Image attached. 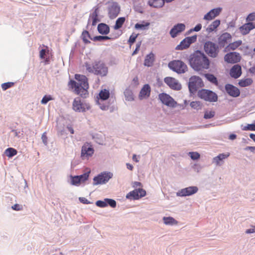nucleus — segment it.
Here are the masks:
<instances>
[{
    "label": "nucleus",
    "instance_id": "1",
    "mask_svg": "<svg viewBox=\"0 0 255 255\" xmlns=\"http://www.w3.org/2000/svg\"><path fill=\"white\" fill-rule=\"evenodd\" d=\"M189 64L194 71L199 72L208 69L210 61L203 52L197 50L190 55Z\"/></svg>",
    "mask_w": 255,
    "mask_h": 255
},
{
    "label": "nucleus",
    "instance_id": "2",
    "mask_svg": "<svg viewBox=\"0 0 255 255\" xmlns=\"http://www.w3.org/2000/svg\"><path fill=\"white\" fill-rule=\"evenodd\" d=\"M75 78L78 82L74 80H70L68 83L69 88L74 89L75 93L80 95L82 98H87L89 96L88 78L85 75L78 74L75 75Z\"/></svg>",
    "mask_w": 255,
    "mask_h": 255
},
{
    "label": "nucleus",
    "instance_id": "3",
    "mask_svg": "<svg viewBox=\"0 0 255 255\" xmlns=\"http://www.w3.org/2000/svg\"><path fill=\"white\" fill-rule=\"evenodd\" d=\"M85 66L89 72L101 76H106L108 72V67L106 66L105 64L100 61H95L93 63L92 66L86 62Z\"/></svg>",
    "mask_w": 255,
    "mask_h": 255
},
{
    "label": "nucleus",
    "instance_id": "4",
    "mask_svg": "<svg viewBox=\"0 0 255 255\" xmlns=\"http://www.w3.org/2000/svg\"><path fill=\"white\" fill-rule=\"evenodd\" d=\"M204 50L209 57L216 58L218 56L220 48L216 43L207 41L204 44Z\"/></svg>",
    "mask_w": 255,
    "mask_h": 255
},
{
    "label": "nucleus",
    "instance_id": "5",
    "mask_svg": "<svg viewBox=\"0 0 255 255\" xmlns=\"http://www.w3.org/2000/svg\"><path fill=\"white\" fill-rule=\"evenodd\" d=\"M168 66L170 69L177 74H183L188 71L187 65L182 61L177 60L169 62Z\"/></svg>",
    "mask_w": 255,
    "mask_h": 255
},
{
    "label": "nucleus",
    "instance_id": "6",
    "mask_svg": "<svg viewBox=\"0 0 255 255\" xmlns=\"http://www.w3.org/2000/svg\"><path fill=\"white\" fill-rule=\"evenodd\" d=\"M204 86L202 79L197 76H193L189 78L188 88L190 93H195L199 88Z\"/></svg>",
    "mask_w": 255,
    "mask_h": 255
},
{
    "label": "nucleus",
    "instance_id": "7",
    "mask_svg": "<svg viewBox=\"0 0 255 255\" xmlns=\"http://www.w3.org/2000/svg\"><path fill=\"white\" fill-rule=\"evenodd\" d=\"M198 96L201 99L209 102H215L218 100V95L214 92L207 89H201L198 92Z\"/></svg>",
    "mask_w": 255,
    "mask_h": 255
},
{
    "label": "nucleus",
    "instance_id": "8",
    "mask_svg": "<svg viewBox=\"0 0 255 255\" xmlns=\"http://www.w3.org/2000/svg\"><path fill=\"white\" fill-rule=\"evenodd\" d=\"M113 174L111 172H103L93 178V185H102L107 183L113 177Z\"/></svg>",
    "mask_w": 255,
    "mask_h": 255
},
{
    "label": "nucleus",
    "instance_id": "9",
    "mask_svg": "<svg viewBox=\"0 0 255 255\" xmlns=\"http://www.w3.org/2000/svg\"><path fill=\"white\" fill-rule=\"evenodd\" d=\"M108 16L111 19L116 18L121 11L120 4L116 1H109L107 7Z\"/></svg>",
    "mask_w": 255,
    "mask_h": 255
},
{
    "label": "nucleus",
    "instance_id": "10",
    "mask_svg": "<svg viewBox=\"0 0 255 255\" xmlns=\"http://www.w3.org/2000/svg\"><path fill=\"white\" fill-rule=\"evenodd\" d=\"M158 98L162 104L168 107L175 108L177 105V102L166 93H162L159 94Z\"/></svg>",
    "mask_w": 255,
    "mask_h": 255
},
{
    "label": "nucleus",
    "instance_id": "11",
    "mask_svg": "<svg viewBox=\"0 0 255 255\" xmlns=\"http://www.w3.org/2000/svg\"><path fill=\"white\" fill-rule=\"evenodd\" d=\"M198 191V188L197 186H189L179 190L176 192V196L178 197L189 196L196 193Z\"/></svg>",
    "mask_w": 255,
    "mask_h": 255
},
{
    "label": "nucleus",
    "instance_id": "12",
    "mask_svg": "<svg viewBox=\"0 0 255 255\" xmlns=\"http://www.w3.org/2000/svg\"><path fill=\"white\" fill-rule=\"evenodd\" d=\"M73 109L76 112H85L86 110H89L90 107L87 104L81 102L80 98L74 99L73 102Z\"/></svg>",
    "mask_w": 255,
    "mask_h": 255
},
{
    "label": "nucleus",
    "instance_id": "13",
    "mask_svg": "<svg viewBox=\"0 0 255 255\" xmlns=\"http://www.w3.org/2000/svg\"><path fill=\"white\" fill-rule=\"evenodd\" d=\"M164 81L171 89L173 90L178 91L181 89V85L174 78L167 77L164 78Z\"/></svg>",
    "mask_w": 255,
    "mask_h": 255
},
{
    "label": "nucleus",
    "instance_id": "14",
    "mask_svg": "<svg viewBox=\"0 0 255 255\" xmlns=\"http://www.w3.org/2000/svg\"><path fill=\"white\" fill-rule=\"evenodd\" d=\"M226 93L230 96L237 98L240 95L241 92L238 88L231 84H227L225 86Z\"/></svg>",
    "mask_w": 255,
    "mask_h": 255
},
{
    "label": "nucleus",
    "instance_id": "15",
    "mask_svg": "<svg viewBox=\"0 0 255 255\" xmlns=\"http://www.w3.org/2000/svg\"><path fill=\"white\" fill-rule=\"evenodd\" d=\"M95 204L97 206L100 208H105L110 206L111 207L114 208L116 207L117 202L113 199L105 198L104 200L97 201Z\"/></svg>",
    "mask_w": 255,
    "mask_h": 255
},
{
    "label": "nucleus",
    "instance_id": "16",
    "mask_svg": "<svg viewBox=\"0 0 255 255\" xmlns=\"http://www.w3.org/2000/svg\"><path fill=\"white\" fill-rule=\"evenodd\" d=\"M241 57L239 53L232 52L227 53L224 57L226 62L229 63H236L240 61Z\"/></svg>",
    "mask_w": 255,
    "mask_h": 255
},
{
    "label": "nucleus",
    "instance_id": "17",
    "mask_svg": "<svg viewBox=\"0 0 255 255\" xmlns=\"http://www.w3.org/2000/svg\"><path fill=\"white\" fill-rule=\"evenodd\" d=\"M232 38L231 35L228 32L221 34L218 38V45L220 49L225 47L228 44V41Z\"/></svg>",
    "mask_w": 255,
    "mask_h": 255
},
{
    "label": "nucleus",
    "instance_id": "18",
    "mask_svg": "<svg viewBox=\"0 0 255 255\" xmlns=\"http://www.w3.org/2000/svg\"><path fill=\"white\" fill-rule=\"evenodd\" d=\"M185 29V25L184 23H177L171 29L169 33L171 37L175 38L179 33L183 31Z\"/></svg>",
    "mask_w": 255,
    "mask_h": 255
},
{
    "label": "nucleus",
    "instance_id": "19",
    "mask_svg": "<svg viewBox=\"0 0 255 255\" xmlns=\"http://www.w3.org/2000/svg\"><path fill=\"white\" fill-rule=\"evenodd\" d=\"M222 10V8L221 7L213 8L204 16L203 19L206 20H211L219 15Z\"/></svg>",
    "mask_w": 255,
    "mask_h": 255
},
{
    "label": "nucleus",
    "instance_id": "20",
    "mask_svg": "<svg viewBox=\"0 0 255 255\" xmlns=\"http://www.w3.org/2000/svg\"><path fill=\"white\" fill-rule=\"evenodd\" d=\"M230 156L229 152L220 153L218 156L214 157L212 160V163L217 166H222L224 164V160Z\"/></svg>",
    "mask_w": 255,
    "mask_h": 255
},
{
    "label": "nucleus",
    "instance_id": "21",
    "mask_svg": "<svg viewBox=\"0 0 255 255\" xmlns=\"http://www.w3.org/2000/svg\"><path fill=\"white\" fill-rule=\"evenodd\" d=\"M242 74V68L239 64L234 65L231 69L230 75L231 77L237 79L241 76Z\"/></svg>",
    "mask_w": 255,
    "mask_h": 255
},
{
    "label": "nucleus",
    "instance_id": "22",
    "mask_svg": "<svg viewBox=\"0 0 255 255\" xmlns=\"http://www.w3.org/2000/svg\"><path fill=\"white\" fill-rule=\"evenodd\" d=\"M254 28H255V24L253 22H247L239 28L243 35L248 34L251 30Z\"/></svg>",
    "mask_w": 255,
    "mask_h": 255
},
{
    "label": "nucleus",
    "instance_id": "23",
    "mask_svg": "<svg viewBox=\"0 0 255 255\" xmlns=\"http://www.w3.org/2000/svg\"><path fill=\"white\" fill-rule=\"evenodd\" d=\"M151 88L148 84H145L141 88L139 94V98L140 100L143 98H147L150 96Z\"/></svg>",
    "mask_w": 255,
    "mask_h": 255
},
{
    "label": "nucleus",
    "instance_id": "24",
    "mask_svg": "<svg viewBox=\"0 0 255 255\" xmlns=\"http://www.w3.org/2000/svg\"><path fill=\"white\" fill-rule=\"evenodd\" d=\"M155 59V56L153 53L151 52L146 55L144 60V65L147 67H151Z\"/></svg>",
    "mask_w": 255,
    "mask_h": 255
},
{
    "label": "nucleus",
    "instance_id": "25",
    "mask_svg": "<svg viewBox=\"0 0 255 255\" xmlns=\"http://www.w3.org/2000/svg\"><path fill=\"white\" fill-rule=\"evenodd\" d=\"M94 151V150L91 146H83L81 150V157L84 158L91 156L93 154Z\"/></svg>",
    "mask_w": 255,
    "mask_h": 255
},
{
    "label": "nucleus",
    "instance_id": "26",
    "mask_svg": "<svg viewBox=\"0 0 255 255\" xmlns=\"http://www.w3.org/2000/svg\"><path fill=\"white\" fill-rule=\"evenodd\" d=\"M97 30L99 33L102 35H107L110 32V27L104 23H99L97 27Z\"/></svg>",
    "mask_w": 255,
    "mask_h": 255
},
{
    "label": "nucleus",
    "instance_id": "27",
    "mask_svg": "<svg viewBox=\"0 0 255 255\" xmlns=\"http://www.w3.org/2000/svg\"><path fill=\"white\" fill-rule=\"evenodd\" d=\"M147 4L154 8H161L164 5V0H148Z\"/></svg>",
    "mask_w": 255,
    "mask_h": 255
},
{
    "label": "nucleus",
    "instance_id": "28",
    "mask_svg": "<svg viewBox=\"0 0 255 255\" xmlns=\"http://www.w3.org/2000/svg\"><path fill=\"white\" fill-rule=\"evenodd\" d=\"M221 21L219 19L214 20L208 27L206 28V31L208 33H210L215 31L220 25Z\"/></svg>",
    "mask_w": 255,
    "mask_h": 255
},
{
    "label": "nucleus",
    "instance_id": "29",
    "mask_svg": "<svg viewBox=\"0 0 255 255\" xmlns=\"http://www.w3.org/2000/svg\"><path fill=\"white\" fill-rule=\"evenodd\" d=\"M242 43L241 40H238L228 44L225 48V51H228L230 50H234L239 47Z\"/></svg>",
    "mask_w": 255,
    "mask_h": 255
},
{
    "label": "nucleus",
    "instance_id": "30",
    "mask_svg": "<svg viewBox=\"0 0 255 255\" xmlns=\"http://www.w3.org/2000/svg\"><path fill=\"white\" fill-rule=\"evenodd\" d=\"M150 23L146 22L144 20L141 21V23H137L135 24L134 28L136 29H140L142 30H147L149 28Z\"/></svg>",
    "mask_w": 255,
    "mask_h": 255
},
{
    "label": "nucleus",
    "instance_id": "31",
    "mask_svg": "<svg viewBox=\"0 0 255 255\" xmlns=\"http://www.w3.org/2000/svg\"><path fill=\"white\" fill-rule=\"evenodd\" d=\"M110 92L108 90L104 89L102 90L99 94L98 96H97V98L102 100L105 101L107 100L110 97Z\"/></svg>",
    "mask_w": 255,
    "mask_h": 255
},
{
    "label": "nucleus",
    "instance_id": "32",
    "mask_svg": "<svg viewBox=\"0 0 255 255\" xmlns=\"http://www.w3.org/2000/svg\"><path fill=\"white\" fill-rule=\"evenodd\" d=\"M205 77L207 79V80L209 81L212 84H214L216 86L218 85V81L217 77L211 73H207L204 74Z\"/></svg>",
    "mask_w": 255,
    "mask_h": 255
},
{
    "label": "nucleus",
    "instance_id": "33",
    "mask_svg": "<svg viewBox=\"0 0 255 255\" xmlns=\"http://www.w3.org/2000/svg\"><path fill=\"white\" fill-rule=\"evenodd\" d=\"M126 198L128 199L138 200L139 199V194L137 189H134L129 193L126 195Z\"/></svg>",
    "mask_w": 255,
    "mask_h": 255
},
{
    "label": "nucleus",
    "instance_id": "34",
    "mask_svg": "<svg viewBox=\"0 0 255 255\" xmlns=\"http://www.w3.org/2000/svg\"><path fill=\"white\" fill-rule=\"evenodd\" d=\"M87 38H89L92 40L93 37L91 36L89 31L86 30H85L82 33L81 38L83 40L84 43L86 44H89L91 43L90 41H89L87 39Z\"/></svg>",
    "mask_w": 255,
    "mask_h": 255
},
{
    "label": "nucleus",
    "instance_id": "35",
    "mask_svg": "<svg viewBox=\"0 0 255 255\" xmlns=\"http://www.w3.org/2000/svg\"><path fill=\"white\" fill-rule=\"evenodd\" d=\"M125 99L128 101H132L134 100V96L131 90L129 88H127L124 91Z\"/></svg>",
    "mask_w": 255,
    "mask_h": 255
},
{
    "label": "nucleus",
    "instance_id": "36",
    "mask_svg": "<svg viewBox=\"0 0 255 255\" xmlns=\"http://www.w3.org/2000/svg\"><path fill=\"white\" fill-rule=\"evenodd\" d=\"M163 221L165 225H173L177 224V221L172 217H164Z\"/></svg>",
    "mask_w": 255,
    "mask_h": 255
},
{
    "label": "nucleus",
    "instance_id": "37",
    "mask_svg": "<svg viewBox=\"0 0 255 255\" xmlns=\"http://www.w3.org/2000/svg\"><path fill=\"white\" fill-rule=\"evenodd\" d=\"M126 18L125 17H120L118 18L116 21V23L114 26V28L116 30L119 29L121 28L123 25L124 24V22H125Z\"/></svg>",
    "mask_w": 255,
    "mask_h": 255
},
{
    "label": "nucleus",
    "instance_id": "38",
    "mask_svg": "<svg viewBox=\"0 0 255 255\" xmlns=\"http://www.w3.org/2000/svg\"><path fill=\"white\" fill-rule=\"evenodd\" d=\"M189 46V45L187 43L185 38L180 42V44L176 47L175 49L177 50H182L188 48Z\"/></svg>",
    "mask_w": 255,
    "mask_h": 255
},
{
    "label": "nucleus",
    "instance_id": "39",
    "mask_svg": "<svg viewBox=\"0 0 255 255\" xmlns=\"http://www.w3.org/2000/svg\"><path fill=\"white\" fill-rule=\"evenodd\" d=\"M253 82L251 78H247L241 80L239 82V85L242 87H245L251 85Z\"/></svg>",
    "mask_w": 255,
    "mask_h": 255
},
{
    "label": "nucleus",
    "instance_id": "40",
    "mask_svg": "<svg viewBox=\"0 0 255 255\" xmlns=\"http://www.w3.org/2000/svg\"><path fill=\"white\" fill-rule=\"evenodd\" d=\"M99 11V8L96 7L95 8L94 11L92 13H90L88 20L87 25L86 26V28L87 29H88L89 28V26L91 22V18L98 17Z\"/></svg>",
    "mask_w": 255,
    "mask_h": 255
},
{
    "label": "nucleus",
    "instance_id": "41",
    "mask_svg": "<svg viewBox=\"0 0 255 255\" xmlns=\"http://www.w3.org/2000/svg\"><path fill=\"white\" fill-rule=\"evenodd\" d=\"M17 153V150L12 147L7 148L5 150V153L8 157H12L15 155Z\"/></svg>",
    "mask_w": 255,
    "mask_h": 255
},
{
    "label": "nucleus",
    "instance_id": "42",
    "mask_svg": "<svg viewBox=\"0 0 255 255\" xmlns=\"http://www.w3.org/2000/svg\"><path fill=\"white\" fill-rule=\"evenodd\" d=\"M112 38L106 35H98L93 37L92 40L94 41H103L107 40L112 39Z\"/></svg>",
    "mask_w": 255,
    "mask_h": 255
},
{
    "label": "nucleus",
    "instance_id": "43",
    "mask_svg": "<svg viewBox=\"0 0 255 255\" xmlns=\"http://www.w3.org/2000/svg\"><path fill=\"white\" fill-rule=\"evenodd\" d=\"M90 173V171H88V172H86L81 175H77V176L79 178V180L81 182V183H83V182H85L86 181H87L88 179V178L89 177Z\"/></svg>",
    "mask_w": 255,
    "mask_h": 255
},
{
    "label": "nucleus",
    "instance_id": "44",
    "mask_svg": "<svg viewBox=\"0 0 255 255\" xmlns=\"http://www.w3.org/2000/svg\"><path fill=\"white\" fill-rule=\"evenodd\" d=\"M215 111L206 110L204 112V118L205 119H210L215 116Z\"/></svg>",
    "mask_w": 255,
    "mask_h": 255
},
{
    "label": "nucleus",
    "instance_id": "45",
    "mask_svg": "<svg viewBox=\"0 0 255 255\" xmlns=\"http://www.w3.org/2000/svg\"><path fill=\"white\" fill-rule=\"evenodd\" d=\"M190 105L191 108L197 110L202 108V104L199 101H193L190 103Z\"/></svg>",
    "mask_w": 255,
    "mask_h": 255
},
{
    "label": "nucleus",
    "instance_id": "46",
    "mask_svg": "<svg viewBox=\"0 0 255 255\" xmlns=\"http://www.w3.org/2000/svg\"><path fill=\"white\" fill-rule=\"evenodd\" d=\"M138 35V34L132 33V34L129 36L128 43L130 47H131V46L135 42Z\"/></svg>",
    "mask_w": 255,
    "mask_h": 255
},
{
    "label": "nucleus",
    "instance_id": "47",
    "mask_svg": "<svg viewBox=\"0 0 255 255\" xmlns=\"http://www.w3.org/2000/svg\"><path fill=\"white\" fill-rule=\"evenodd\" d=\"M70 177L71 178V184L72 185L78 186L80 184L81 182L80 181L77 175H75V176L71 175Z\"/></svg>",
    "mask_w": 255,
    "mask_h": 255
},
{
    "label": "nucleus",
    "instance_id": "48",
    "mask_svg": "<svg viewBox=\"0 0 255 255\" xmlns=\"http://www.w3.org/2000/svg\"><path fill=\"white\" fill-rule=\"evenodd\" d=\"M187 43L190 46L192 43H195L197 40V35H194L192 36H188L185 37Z\"/></svg>",
    "mask_w": 255,
    "mask_h": 255
},
{
    "label": "nucleus",
    "instance_id": "49",
    "mask_svg": "<svg viewBox=\"0 0 255 255\" xmlns=\"http://www.w3.org/2000/svg\"><path fill=\"white\" fill-rule=\"evenodd\" d=\"M14 85L13 82H6L1 84V88L3 91H5L7 89L12 87Z\"/></svg>",
    "mask_w": 255,
    "mask_h": 255
},
{
    "label": "nucleus",
    "instance_id": "50",
    "mask_svg": "<svg viewBox=\"0 0 255 255\" xmlns=\"http://www.w3.org/2000/svg\"><path fill=\"white\" fill-rule=\"evenodd\" d=\"M189 155L190 158L194 160L198 159L200 157V154L197 152H189Z\"/></svg>",
    "mask_w": 255,
    "mask_h": 255
},
{
    "label": "nucleus",
    "instance_id": "51",
    "mask_svg": "<svg viewBox=\"0 0 255 255\" xmlns=\"http://www.w3.org/2000/svg\"><path fill=\"white\" fill-rule=\"evenodd\" d=\"M53 98L51 95H45L42 99L41 103L42 104L46 105L49 101L52 100Z\"/></svg>",
    "mask_w": 255,
    "mask_h": 255
},
{
    "label": "nucleus",
    "instance_id": "52",
    "mask_svg": "<svg viewBox=\"0 0 255 255\" xmlns=\"http://www.w3.org/2000/svg\"><path fill=\"white\" fill-rule=\"evenodd\" d=\"M255 20V12L250 13L246 18V21L252 22L251 21Z\"/></svg>",
    "mask_w": 255,
    "mask_h": 255
},
{
    "label": "nucleus",
    "instance_id": "53",
    "mask_svg": "<svg viewBox=\"0 0 255 255\" xmlns=\"http://www.w3.org/2000/svg\"><path fill=\"white\" fill-rule=\"evenodd\" d=\"M47 53H48V50H47L46 49H42L40 51V53H39L40 58L41 59H45V57H46V55Z\"/></svg>",
    "mask_w": 255,
    "mask_h": 255
},
{
    "label": "nucleus",
    "instance_id": "54",
    "mask_svg": "<svg viewBox=\"0 0 255 255\" xmlns=\"http://www.w3.org/2000/svg\"><path fill=\"white\" fill-rule=\"evenodd\" d=\"M141 41L138 42L136 44V48L134 49V50L133 51V52L132 53V55H134L138 52L140 47V46H141Z\"/></svg>",
    "mask_w": 255,
    "mask_h": 255
},
{
    "label": "nucleus",
    "instance_id": "55",
    "mask_svg": "<svg viewBox=\"0 0 255 255\" xmlns=\"http://www.w3.org/2000/svg\"><path fill=\"white\" fill-rule=\"evenodd\" d=\"M138 193L139 194V198L144 197L146 195V191L142 188L137 189Z\"/></svg>",
    "mask_w": 255,
    "mask_h": 255
},
{
    "label": "nucleus",
    "instance_id": "56",
    "mask_svg": "<svg viewBox=\"0 0 255 255\" xmlns=\"http://www.w3.org/2000/svg\"><path fill=\"white\" fill-rule=\"evenodd\" d=\"M41 139L44 144L45 145H47L48 144V138L46 136V133L45 132L42 134Z\"/></svg>",
    "mask_w": 255,
    "mask_h": 255
},
{
    "label": "nucleus",
    "instance_id": "57",
    "mask_svg": "<svg viewBox=\"0 0 255 255\" xmlns=\"http://www.w3.org/2000/svg\"><path fill=\"white\" fill-rule=\"evenodd\" d=\"M79 200L80 201V202L81 203L84 204H90L91 203V202L90 201H89L88 200H87L85 197H79Z\"/></svg>",
    "mask_w": 255,
    "mask_h": 255
},
{
    "label": "nucleus",
    "instance_id": "58",
    "mask_svg": "<svg viewBox=\"0 0 255 255\" xmlns=\"http://www.w3.org/2000/svg\"><path fill=\"white\" fill-rule=\"evenodd\" d=\"M92 20V25L93 26H95L96 25V24L100 21V19L97 17H94L91 18V21Z\"/></svg>",
    "mask_w": 255,
    "mask_h": 255
},
{
    "label": "nucleus",
    "instance_id": "59",
    "mask_svg": "<svg viewBox=\"0 0 255 255\" xmlns=\"http://www.w3.org/2000/svg\"><path fill=\"white\" fill-rule=\"evenodd\" d=\"M244 150L246 151L250 150L251 152L255 153V146H248L244 148Z\"/></svg>",
    "mask_w": 255,
    "mask_h": 255
},
{
    "label": "nucleus",
    "instance_id": "60",
    "mask_svg": "<svg viewBox=\"0 0 255 255\" xmlns=\"http://www.w3.org/2000/svg\"><path fill=\"white\" fill-rule=\"evenodd\" d=\"M202 28V25L201 23L197 24L194 28H193V30L194 31L198 32Z\"/></svg>",
    "mask_w": 255,
    "mask_h": 255
},
{
    "label": "nucleus",
    "instance_id": "61",
    "mask_svg": "<svg viewBox=\"0 0 255 255\" xmlns=\"http://www.w3.org/2000/svg\"><path fill=\"white\" fill-rule=\"evenodd\" d=\"M12 209L15 211H20L22 209V207L19 204H16L11 207Z\"/></svg>",
    "mask_w": 255,
    "mask_h": 255
},
{
    "label": "nucleus",
    "instance_id": "62",
    "mask_svg": "<svg viewBox=\"0 0 255 255\" xmlns=\"http://www.w3.org/2000/svg\"><path fill=\"white\" fill-rule=\"evenodd\" d=\"M99 104L100 105V108L101 110H104V111H106L109 109V106L108 105L101 104L100 103H99Z\"/></svg>",
    "mask_w": 255,
    "mask_h": 255
},
{
    "label": "nucleus",
    "instance_id": "63",
    "mask_svg": "<svg viewBox=\"0 0 255 255\" xmlns=\"http://www.w3.org/2000/svg\"><path fill=\"white\" fill-rule=\"evenodd\" d=\"M252 227H253V228L249 229L246 230V234H249L255 233V226H253Z\"/></svg>",
    "mask_w": 255,
    "mask_h": 255
},
{
    "label": "nucleus",
    "instance_id": "64",
    "mask_svg": "<svg viewBox=\"0 0 255 255\" xmlns=\"http://www.w3.org/2000/svg\"><path fill=\"white\" fill-rule=\"evenodd\" d=\"M11 132L13 133L14 136L17 137L18 138L20 137V136L19 135V134H20L19 131H17V130H15V129H12Z\"/></svg>",
    "mask_w": 255,
    "mask_h": 255
}]
</instances>
